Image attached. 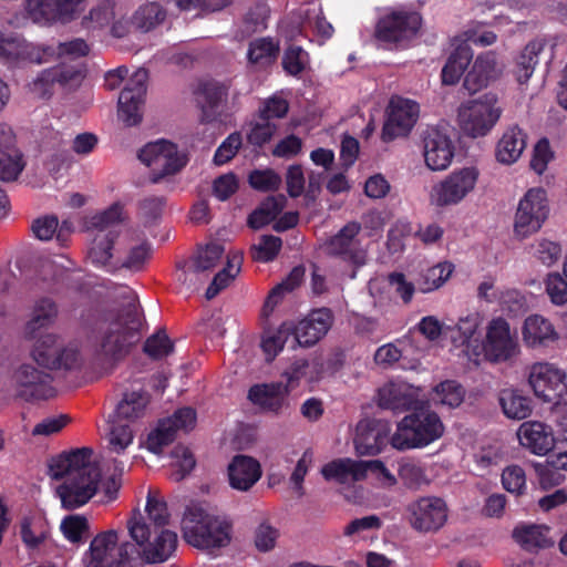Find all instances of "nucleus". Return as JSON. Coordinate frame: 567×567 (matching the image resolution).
Here are the masks:
<instances>
[{
	"label": "nucleus",
	"mask_w": 567,
	"mask_h": 567,
	"mask_svg": "<svg viewBox=\"0 0 567 567\" xmlns=\"http://www.w3.org/2000/svg\"><path fill=\"white\" fill-rule=\"evenodd\" d=\"M81 320L93 332L92 353L101 364L114 365L120 362L141 338V316L132 305L118 312L91 307L81 315Z\"/></svg>",
	"instance_id": "nucleus-1"
},
{
	"label": "nucleus",
	"mask_w": 567,
	"mask_h": 567,
	"mask_svg": "<svg viewBox=\"0 0 567 567\" xmlns=\"http://www.w3.org/2000/svg\"><path fill=\"white\" fill-rule=\"evenodd\" d=\"M182 532L187 544L200 549H215L229 545L233 525L225 517L190 505L184 512Z\"/></svg>",
	"instance_id": "nucleus-2"
},
{
	"label": "nucleus",
	"mask_w": 567,
	"mask_h": 567,
	"mask_svg": "<svg viewBox=\"0 0 567 567\" xmlns=\"http://www.w3.org/2000/svg\"><path fill=\"white\" fill-rule=\"evenodd\" d=\"M443 433L440 416L423 402L398 423L391 445L399 451L422 449L439 440Z\"/></svg>",
	"instance_id": "nucleus-3"
},
{
	"label": "nucleus",
	"mask_w": 567,
	"mask_h": 567,
	"mask_svg": "<svg viewBox=\"0 0 567 567\" xmlns=\"http://www.w3.org/2000/svg\"><path fill=\"white\" fill-rule=\"evenodd\" d=\"M148 403L150 394L143 389L123 394L111 423L110 452L120 454L132 444L134 434L131 424L144 416Z\"/></svg>",
	"instance_id": "nucleus-4"
},
{
	"label": "nucleus",
	"mask_w": 567,
	"mask_h": 567,
	"mask_svg": "<svg viewBox=\"0 0 567 567\" xmlns=\"http://www.w3.org/2000/svg\"><path fill=\"white\" fill-rule=\"evenodd\" d=\"M127 528L132 539L138 546H144L143 556L150 564L164 563L176 551L177 534L166 528L154 533L140 512L133 514Z\"/></svg>",
	"instance_id": "nucleus-5"
},
{
	"label": "nucleus",
	"mask_w": 567,
	"mask_h": 567,
	"mask_svg": "<svg viewBox=\"0 0 567 567\" xmlns=\"http://www.w3.org/2000/svg\"><path fill=\"white\" fill-rule=\"evenodd\" d=\"M117 540L114 529L97 534L83 556L85 567H133L138 549L131 543H123L116 550Z\"/></svg>",
	"instance_id": "nucleus-6"
},
{
	"label": "nucleus",
	"mask_w": 567,
	"mask_h": 567,
	"mask_svg": "<svg viewBox=\"0 0 567 567\" xmlns=\"http://www.w3.org/2000/svg\"><path fill=\"white\" fill-rule=\"evenodd\" d=\"M138 158L151 167L150 181L159 183L166 176L181 172L188 163L186 154L178 152L177 145L166 140L146 144L140 152Z\"/></svg>",
	"instance_id": "nucleus-7"
},
{
	"label": "nucleus",
	"mask_w": 567,
	"mask_h": 567,
	"mask_svg": "<svg viewBox=\"0 0 567 567\" xmlns=\"http://www.w3.org/2000/svg\"><path fill=\"white\" fill-rule=\"evenodd\" d=\"M501 114L496 95L487 93L463 105L458 117L463 131L472 137H477L486 135L497 123Z\"/></svg>",
	"instance_id": "nucleus-8"
},
{
	"label": "nucleus",
	"mask_w": 567,
	"mask_h": 567,
	"mask_svg": "<svg viewBox=\"0 0 567 567\" xmlns=\"http://www.w3.org/2000/svg\"><path fill=\"white\" fill-rule=\"evenodd\" d=\"M529 384L536 396L553 404H567V373L548 362L532 365Z\"/></svg>",
	"instance_id": "nucleus-9"
},
{
	"label": "nucleus",
	"mask_w": 567,
	"mask_h": 567,
	"mask_svg": "<svg viewBox=\"0 0 567 567\" xmlns=\"http://www.w3.org/2000/svg\"><path fill=\"white\" fill-rule=\"evenodd\" d=\"M32 358L51 370H74L81 365V353L74 346L64 347L53 333L41 336L32 349Z\"/></svg>",
	"instance_id": "nucleus-10"
},
{
	"label": "nucleus",
	"mask_w": 567,
	"mask_h": 567,
	"mask_svg": "<svg viewBox=\"0 0 567 567\" xmlns=\"http://www.w3.org/2000/svg\"><path fill=\"white\" fill-rule=\"evenodd\" d=\"M422 17L416 11L396 9L382 16L375 27V37L382 42L403 43L420 31Z\"/></svg>",
	"instance_id": "nucleus-11"
},
{
	"label": "nucleus",
	"mask_w": 567,
	"mask_h": 567,
	"mask_svg": "<svg viewBox=\"0 0 567 567\" xmlns=\"http://www.w3.org/2000/svg\"><path fill=\"white\" fill-rule=\"evenodd\" d=\"M549 214L547 193L543 188H530L519 200L515 216V233L527 237L538 231Z\"/></svg>",
	"instance_id": "nucleus-12"
},
{
	"label": "nucleus",
	"mask_w": 567,
	"mask_h": 567,
	"mask_svg": "<svg viewBox=\"0 0 567 567\" xmlns=\"http://www.w3.org/2000/svg\"><path fill=\"white\" fill-rule=\"evenodd\" d=\"M411 527L420 533H434L447 520L446 502L437 496H422L406 506Z\"/></svg>",
	"instance_id": "nucleus-13"
},
{
	"label": "nucleus",
	"mask_w": 567,
	"mask_h": 567,
	"mask_svg": "<svg viewBox=\"0 0 567 567\" xmlns=\"http://www.w3.org/2000/svg\"><path fill=\"white\" fill-rule=\"evenodd\" d=\"M148 72L146 69H138L127 81L118 96V118L126 126H134L142 122V109L147 91Z\"/></svg>",
	"instance_id": "nucleus-14"
},
{
	"label": "nucleus",
	"mask_w": 567,
	"mask_h": 567,
	"mask_svg": "<svg viewBox=\"0 0 567 567\" xmlns=\"http://www.w3.org/2000/svg\"><path fill=\"white\" fill-rule=\"evenodd\" d=\"M333 322L334 315L326 307L311 310L297 324L289 322L293 336L292 348H310L317 344L328 333Z\"/></svg>",
	"instance_id": "nucleus-15"
},
{
	"label": "nucleus",
	"mask_w": 567,
	"mask_h": 567,
	"mask_svg": "<svg viewBox=\"0 0 567 567\" xmlns=\"http://www.w3.org/2000/svg\"><path fill=\"white\" fill-rule=\"evenodd\" d=\"M419 104L409 99H392L388 117L382 127L381 138L388 143L396 137L406 136L419 118Z\"/></svg>",
	"instance_id": "nucleus-16"
},
{
	"label": "nucleus",
	"mask_w": 567,
	"mask_h": 567,
	"mask_svg": "<svg viewBox=\"0 0 567 567\" xmlns=\"http://www.w3.org/2000/svg\"><path fill=\"white\" fill-rule=\"evenodd\" d=\"M17 396L24 401L48 400L55 394L52 377L31 364H22L13 373Z\"/></svg>",
	"instance_id": "nucleus-17"
},
{
	"label": "nucleus",
	"mask_w": 567,
	"mask_h": 567,
	"mask_svg": "<svg viewBox=\"0 0 567 567\" xmlns=\"http://www.w3.org/2000/svg\"><path fill=\"white\" fill-rule=\"evenodd\" d=\"M478 171L465 167L450 174L433 188L432 197L437 206H449L460 203L475 186Z\"/></svg>",
	"instance_id": "nucleus-18"
},
{
	"label": "nucleus",
	"mask_w": 567,
	"mask_h": 567,
	"mask_svg": "<svg viewBox=\"0 0 567 567\" xmlns=\"http://www.w3.org/2000/svg\"><path fill=\"white\" fill-rule=\"evenodd\" d=\"M424 159L431 171L446 169L454 157V145L450 136L437 127L424 132Z\"/></svg>",
	"instance_id": "nucleus-19"
},
{
	"label": "nucleus",
	"mask_w": 567,
	"mask_h": 567,
	"mask_svg": "<svg viewBox=\"0 0 567 567\" xmlns=\"http://www.w3.org/2000/svg\"><path fill=\"white\" fill-rule=\"evenodd\" d=\"M379 406L394 413L412 411L423 404L416 388L403 381H391L378 392Z\"/></svg>",
	"instance_id": "nucleus-20"
},
{
	"label": "nucleus",
	"mask_w": 567,
	"mask_h": 567,
	"mask_svg": "<svg viewBox=\"0 0 567 567\" xmlns=\"http://www.w3.org/2000/svg\"><path fill=\"white\" fill-rule=\"evenodd\" d=\"M389 441V427L379 420H361L355 427L354 446L360 455H377Z\"/></svg>",
	"instance_id": "nucleus-21"
},
{
	"label": "nucleus",
	"mask_w": 567,
	"mask_h": 567,
	"mask_svg": "<svg viewBox=\"0 0 567 567\" xmlns=\"http://www.w3.org/2000/svg\"><path fill=\"white\" fill-rule=\"evenodd\" d=\"M101 478L89 474L86 478H69L56 489L62 507L69 511L85 505L97 492Z\"/></svg>",
	"instance_id": "nucleus-22"
},
{
	"label": "nucleus",
	"mask_w": 567,
	"mask_h": 567,
	"mask_svg": "<svg viewBox=\"0 0 567 567\" xmlns=\"http://www.w3.org/2000/svg\"><path fill=\"white\" fill-rule=\"evenodd\" d=\"M25 167L22 152L16 146V136L8 126H0V181H17Z\"/></svg>",
	"instance_id": "nucleus-23"
},
{
	"label": "nucleus",
	"mask_w": 567,
	"mask_h": 567,
	"mask_svg": "<svg viewBox=\"0 0 567 567\" xmlns=\"http://www.w3.org/2000/svg\"><path fill=\"white\" fill-rule=\"evenodd\" d=\"M516 342L511 336L508 322L503 318L493 319L486 333V354L493 361H505L515 354Z\"/></svg>",
	"instance_id": "nucleus-24"
},
{
	"label": "nucleus",
	"mask_w": 567,
	"mask_h": 567,
	"mask_svg": "<svg viewBox=\"0 0 567 567\" xmlns=\"http://www.w3.org/2000/svg\"><path fill=\"white\" fill-rule=\"evenodd\" d=\"M517 436L522 446L536 455H546L556 445L551 426L539 421L520 424Z\"/></svg>",
	"instance_id": "nucleus-25"
},
{
	"label": "nucleus",
	"mask_w": 567,
	"mask_h": 567,
	"mask_svg": "<svg viewBox=\"0 0 567 567\" xmlns=\"http://www.w3.org/2000/svg\"><path fill=\"white\" fill-rule=\"evenodd\" d=\"M227 474L231 488L247 492L260 480L262 471L256 458L237 454L228 464Z\"/></svg>",
	"instance_id": "nucleus-26"
},
{
	"label": "nucleus",
	"mask_w": 567,
	"mask_h": 567,
	"mask_svg": "<svg viewBox=\"0 0 567 567\" xmlns=\"http://www.w3.org/2000/svg\"><path fill=\"white\" fill-rule=\"evenodd\" d=\"M197 104L202 111L200 122L212 123L220 116V106L227 100L228 86L217 81H206L196 91Z\"/></svg>",
	"instance_id": "nucleus-27"
},
{
	"label": "nucleus",
	"mask_w": 567,
	"mask_h": 567,
	"mask_svg": "<svg viewBox=\"0 0 567 567\" xmlns=\"http://www.w3.org/2000/svg\"><path fill=\"white\" fill-rule=\"evenodd\" d=\"M523 340L527 347H548L559 338L553 323L540 315H532L524 321Z\"/></svg>",
	"instance_id": "nucleus-28"
},
{
	"label": "nucleus",
	"mask_w": 567,
	"mask_h": 567,
	"mask_svg": "<svg viewBox=\"0 0 567 567\" xmlns=\"http://www.w3.org/2000/svg\"><path fill=\"white\" fill-rule=\"evenodd\" d=\"M31 230L39 240H50L55 235V239L61 247H65L73 231L72 223L63 220L59 223L55 215H45L32 221Z\"/></svg>",
	"instance_id": "nucleus-29"
},
{
	"label": "nucleus",
	"mask_w": 567,
	"mask_h": 567,
	"mask_svg": "<svg viewBox=\"0 0 567 567\" xmlns=\"http://www.w3.org/2000/svg\"><path fill=\"white\" fill-rule=\"evenodd\" d=\"M548 533L549 528L547 526L522 524L514 528L512 536L525 551L537 553L554 545Z\"/></svg>",
	"instance_id": "nucleus-30"
},
{
	"label": "nucleus",
	"mask_w": 567,
	"mask_h": 567,
	"mask_svg": "<svg viewBox=\"0 0 567 567\" xmlns=\"http://www.w3.org/2000/svg\"><path fill=\"white\" fill-rule=\"evenodd\" d=\"M286 388L281 383L256 384L248 391V399L264 410L278 413L286 400Z\"/></svg>",
	"instance_id": "nucleus-31"
},
{
	"label": "nucleus",
	"mask_w": 567,
	"mask_h": 567,
	"mask_svg": "<svg viewBox=\"0 0 567 567\" xmlns=\"http://www.w3.org/2000/svg\"><path fill=\"white\" fill-rule=\"evenodd\" d=\"M59 313L56 302L49 298L42 297L34 302L32 315L24 328L25 337L33 339L39 330L48 328L54 323Z\"/></svg>",
	"instance_id": "nucleus-32"
},
{
	"label": "nucleus",
	"mask_w": 567,
	"mask_h": 567,
	"mask_svg": "<svg viewBox=\"0 0 567 567\" xmlns=\"http://www.w3.org/2000/svg\"><path fill=\"white\" fill-rule=\"evenodd\" d=\"M526 147V134L518 126L508 128L497 143L496 158L503 164H513Z\"/></svg>",
	"instance_id": "nucleus-33"
},
{
	"label": "nucleus",
	"mask_w": 567,
	"mask_h": 567,
	"mask_svg": "<svg viewBox=\"0 0 567 567\" xmlns=\"http://www.w3.org/2000/svg\"><path fill=\"white\" fill-rule=\"evenodd\" d=\"M362 470L363 465L361 461L338 458L326 464L321 470V474L327 481L333 480L340 484H344L349 481H362Z\"/></svg>",
	"instance_id": "nucleus-34"
},
{
	"label": "nucleus",
	"mask_w": 567,
	"mask_h": 567,
	"mask_svg": "<svg viewBox=\"0 0 567 567\" xmlns=\"http://www.w3.org/2000/svg\"><path fill=\"white\" fill-rule=\"evenodd\" d=\"M280 52L279 41L270 37H264L252 40L247 50V60L249 64L258 69H266L277 60Z\"/></svg>",
	"instance_id": "nucleus-35"
},
{
	"label": "nucleus",
	"mask_w": 567,
	"mask_h": 567,
	"mask_svg": "<svg viewBox=\"0 0 567 567\" xmlns=\"http://www.w3.org/2000/svg\"><path fill=\"white\" fill-rule=\"evenodd\" d=\"M545 47V40L535 39L526 44L517 58L514 74L520 84L526 83L532 78L535 66L539 62V54L544 51Z\"/></svg>",
	"instance_id": "nucleus-36"
},
{
	"label": "nucleus",
	"mask_w": 567,
	"mask_h": 567,
	"mask_svg": "<svg viewBox=\"0 0 567 567\" xmlns=\"http://www.w3.org/2000/svg\"><path fill=\"white\" fill-rule=\"evenodd\" d=\"M361 230V225L355 221L344 225L338 234L332 236L327 243V249L330 255L342 256L352 259L355 249V237Z\"/></svg>",
	"instance_id": "nucleus-37"
},
{
	"label": "nucleus",
	"mask_w": 567,
	"mask_h": 567,
	"mask_svg": "<svg viewBox=\"0 0 567 567\" xmlns=\"http://www.w3.org/2000/svg\"><path fill=\"white\" fill-rule=\"evenodd\" d=\"M499 405L504 414L514 420H524L532 413V401L515 389H504L499 392Z\"/></svg>",
	"instance_id": "nucleus-38"
},
{
	"label": "nucleus",
	"mask_w": 567,
	"mask_h": 567,
	"mask_svg": "<svg viewBox=\"0 0 567 567\" xmlns=\"http://www.w3.org/2000/svg\"><path fill=\"white\" fill-rule=\"evenodd\" d=\"M473 52L468 45L457 47L449 56L442 69V82L446 85L457 83L470 65Z\"/></svg>",
	"instance_id": "nucleus-39"
},
{
	"label": "nucleus",
	"mask_w": 567,
	"mask_h": 567,
	"mask_svg": "<svg viewBox=\"0 0 567 567\" xmlns=\"http://www.w3.org/2000/svg\"><path fill=\"white\" fill-rule=\"evenodd\" d=\"M118 237V231L110 229L106 233H100L93 239L89 250V259L96 267L112 268L111 259L113 257V246Z\"/></svg>",
	"instance_id": "nucleus-40"
},
{
	"label": "nucleus",
	"mask_w": 567,
	"mask_h": 567,
	"mask_svg": "<svg viewBox=\"0 0 567 567\" xmlns=\"http://www.w3.org/2000/svg\"><path fill=\"white\" fill-rule=\"evenodd\" d=\"M290 338L293 339L289 322H282L276 330H265L260 347L266 355V361L271 362L281 352Z\"/></svg>",
	"instance_id": "nucleus-41"
},
{
	"label": "nucleus",
	"mask_w": 567,
	"mask_h": 567,
	"mask_svg": "<svg viewBox=\"0 0 567 567\" xmlns=\"http://www.w3.org/2000/svg\"><path fill=\"white\" fill-rule=\"evenodd\" d=\"M243 256L240 254H233L227 256V264L219 272H217L206 289L205 297L207 300L214 299L223 289L229 286L231 280L235 279L240 271Z\"/></svg>",
	"instance_id": "nucleus-42"
},
{
	"label": "nucleus",
	"mask_w": 567,
	"mask_h": 567,
	"mask_svg": "<svg viewBox=\"0 0 567 567\" xmlns=\"http://www.w3.org/2000/svg\"><path fill=\"white\" fill-rule=\"evenodd\" d=\"M286 380V391L296 389L301 380L311 383L319 380V369L317 365H310L307 359L295 360L282 373Z\"/></svg>",
	"instance_id": "nucleus-43"
},
{
	"label": "nucleus",
	"mask_w": 567,
	"mask_h": 567,
	"mask_svg": "<svg viewBox=\"0 0 567 567\" xmlns=\"http://www.w3.org/2000/svg\"><path fill=\"white\" fill-rule=\"evenodd\" d=\"M165 18V9L156 2H150L134 12L131 23L142 32H148L159 25Z\"/></svg>",
	"instance_id": "nucleus-44"
},
{
	"label": "nucleus",
	"mask_w": 567,
	"mask_h": 567,
	"mask_svg": "<svg viewBox=\"0 0 567 567\" xmlns=\"http://www.w3.org/2000/svg\"><path fill=\"white\" fill-rule=\"evenodd\" d=\"M93 451L90 447H81L65 453L70 461L72 476L70 478H86L90 474H96V478H101L100 468L91 462Z\"/></svg>",
	"instance_id": "nucleus-45"
},
{
	"label": "nucleus",
	"mask_w": 567,
	"mask_h": 567,
	"mask_svg": "<svg viewBox=\"0 0 567 567\" xmlns=\"http://www.w3.org/2000/svg\"><path fill=\"white\" fill-rule=\"evenodd\" d=\"M310 65L309 53L300 45L289 44L282 54L281 66L290 75L298 78Z\"/></svg>",
	"instance_id": "nucleus-46"
},
{
	"label": "nucleus",
	"mask_w": 567,
	"mask_h": 567,
	"mask_svg": "<svg viewBox=\"0 0 567 567\" xmlns=\"http://www.w3.org/2000/svg\"><path fill=\"white\" fill-rule=\"evenodd\" d=\"M60 529L65 539L72 544H82L90 537V524L84 515L72 514L65 516Z\"/></svg>",
	"instance_id": "nucleus-47"
},
{
	"label": "nucleus",
	"mask_w": 567,
	"mask_h": 567,
	"mask_svg": "<svg viewBox=\"0 0 567 567\" xmlns=\"http://www.w3.org/2000/svg\"><path fill=\"white\" fill-rule=\"evenodd\" d=\"M454 266L451 262H440L427 268L419 282V289L422 292H431L440 288L452 275Z\"/></svg>",
	"instance_id": "nucleus-48"
},
{
	"label": "nucleus",
	"mask_w": 567,
	"mask_h": 567,
	"mask_svg": "<svg viewBox=\"0 0 567 567\" xmlns=\"http://www.w3.org/2000/svg\"><path fill=\"white\" fill-rule=\"evenodd\" d=\"M435 399L451 409L458 408L465 398L464 386L455 380H445L434 388Z\"/></svg>",
	"instance_id": "nucleus-49"
},
{
	"label": "nucleus",
	"mask_w": 567,
	"mask_h": 567,
	"mask_svg": "<svg viewBox=\"0 0 567 567\" xmlns=\"http://www.w3.org/2000/svg\"><path fill=\"white\" fill-rule=\"evenodd\" d=\"M176 439L171 421L161 420L157 426L147 435V450L154 454H161L163 449Z\"/></svg>",
	"instance_id": "nucleus-50"
},
{
	"label": "nucleus",
	"mask_w": 567,
	"mask_h": 567,
	"mask_svg": "<svg viewBox=\"0 0 567 567\" xmlns=\"http://www.w3.org/2000/svg\"><path fill=\"white\" fill-rule=\"evenodd\" d=\"M269 12L270 9L266 2L259 1L250 7L243 19L244 35L249 37L255 32L265 30L267 28Z\"/></svg>",
	"instance_id": "nucleus-51"
},
{
	"label": "nucleus",
	"mask_w": 567,
	"mask_h": 567,
	"mask_svg": "<svg viewBox=\"0 0 567 567\" xmlns=\"http://www.w3.org/2000/svg\"><path fill=\"white\" fill-rule=\"evenodd\" d=\"M146 517L145 522L151 526L154 533L158 529L165 528L169 522V513L167 504L163 499H158L155 496L148 494L145 506Z\"/></svg>",
	"instance_id": "nucleus-52"
},
{
	"label": "nucleus",
	"mask_w": 567,
	"mask_h": 567,
	"mask_svg": "<svg viewBox=\"0 0 567 567\" xmlns=\"http://www.w3.org/2000/svg\"><path fill=\"white\" fill-rule=\"evenodd\" d=\"M282 247L280 237L274 235H262L259 241L250 248L251 258L259 262L272 261Z\"/></svg>",
	"instance_id": "nucleus-53"
},
{
	"label": "nucleus",
	"mask_w": 567,
	"mask_h": 567,
	"mask_svg": "<svg viewBox=\"0 0 567 567\" xmlns=\"http://www.w3.org/2000/svg\"><path fill=\"white\" fill-rule=\"evenodd\" d=\"M58 0H25V10L37 23H51L58 21Z\"/></svg>",
	"instance_id": "nucleus-54"
},
{
	"label": "nucleus",
	"mask_w": 567,
	"mask_h": 567,
	"mask_svg": "<svg viewBox=\"0 0 567 567\" xmlns=\"http://www.w3.org/2000/svg\"><path fill=\"white\" fill-rule=\"evenodd\" d=\"M54 55L55 49L53 47L34 44L21 38L18 63L29 62L42 64Z\"/></svg>",
	"instance_id": "nucleus-55"
},
{
	"label": "nucleus",
	"mask_w": 567,
	"mask_h": 567,
	"mask_svg": "<svg viewBox=\"0 0 567 567\" xmlns=\"http://www.w3.org/2000/svg\"><path fill=\"white\" fill-rule=\"evenodd\" d=\"M224 255V247L218 243L207 244L197 251L193 260V270L202 272L213 269Z\"/></svg>",
	"instance_id": "nucleus-56"
},
{
	"label": "nucleus",
	"mask_w": 567,
	"mask_h": 567,
	"mask_svg": "<svg viewBox=\"0 0 567 567\" xmlns=\"http://www.w3.org/2000/svg\"><path fill=\"white\" fill-rule=\"evenodd\" d=\"M143 351L151 359L159 360L174 351V344L166 332L159 330L145 340Z\"/></svg>",
	"instance_id": "nucleus-57"
},
{
	"label": "nucleus",
	"mask_w": 567,
	"mask_h": 567,
	"mask_svg": "<svg viewBox=\"0 0 567 567\" xmlns=\"http://www.w3.org/2000/svg\"><path fill=\"white\" fill-rule=\"evenodd\" d=\"M535 468L539 484L544 489L558 486L565 480V475L561 473L564 468L556 464V457L554 455L548 457L545 464H537Z\"/></svg>",
	"instance_id": "nucleus-58"
},
{
	"label": "nucleus",
	"mask_w": 567,
	"mask_h": 567,
	"mask_svg": "<svg viewBox=\"0 0 567 567\" xmlns=\"http://www.w3.org/2000/svg\"><path fill=\"white\" fill-rule=\"evenodd\" d=\"M115 18L114 6L112 1L104 0L92 8L89 16L84 17L82 24L90 28H102L110 24Z\"/></svg>",
	"instance_id": "nucleus-59"
},
{
	"label": "nucleus",
	"mask_w": 567,
	"mask_h": 567,
	"mask_svg": "<svg viewBox=\"0 0 567 567\" xmlns=\"http://www.w3.org/2000/svg\"><path fill=\"white\" fill-rule=\"evenodd\" d=\"M249 185L259 192H275L281 185V177L272 169H254L248 176Z\"/></svg>",
	"instance_id": "nucleus-60"
},
{
	"label": "nucleus",
	"mask_w": 567,
	"mask_h": 567,
	"mask_svg": "<svg viewBox=\"0 0 567 567\" xmlns=\"http://www.w3.org/2000/svg\"><path fill=\"white\" fill-rule=\"evenodd\" d=\"M243 140L239 132L229 134L225 141L218 146L214 154V163L217 166L228 163L235 157L239 148L241 147Z\"/></svg>",
	"instance_id": "nucleus-61"
},
{
	"label": "nucleus",
	"mask_w": 567,
	"mask_h": 567,
	"mask_svg": "<svg viewBox=\"0 0 567 567\" xmlns=\"http://www.w3.org/2000/svg\"><path fill=\"white\" fill-rule=\"evenodd\" d=\"M58 74V71L51 68L43 70L30 84V91L39 99L51 97L59 76Z\"/></svg>",
	"instance_id": "nucleus-62"
},
{
	"label": "nucleus",
	"mask_w": 567,
	"mask_h": 567,
	"mask_svg": "<svg viewBox=\"0 0 567 567\" xmlns=\"http://www.w3.org/2000/svg\"><path fill=\"white\" fill-rule=\"evenodd\" d=\"M533 248V256L547 267L556 264L561 256V247L556 241L542 239Z\"/></svg>",
	"instance_id": "nucleus-63"
},
{
	"label": "nucleus",
	"mask_w": 567,
	"mask_h": 567,
	"mask_svg": "<svg viewBox=\"0 0 567 567\" xmlns=\"http://www.w3.org/2000/svg\"><path fill=\"white\" fill-rule=\"evenodd\" d=\"M504 488L513 494H522L526 488L525 471L518 465L507 466L502 473Z\"/></svg>",
	"instance_id": "nucleus-64"
}]
</instances>
